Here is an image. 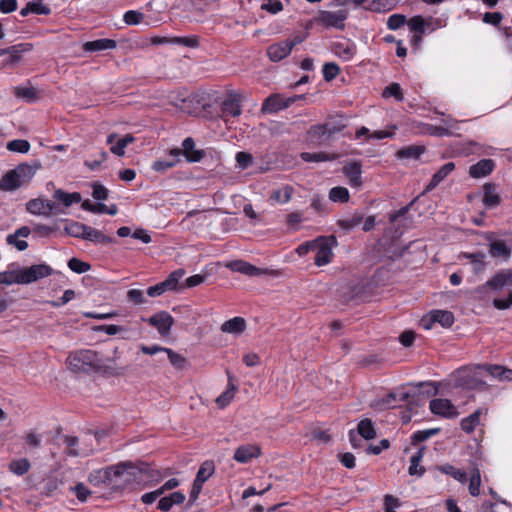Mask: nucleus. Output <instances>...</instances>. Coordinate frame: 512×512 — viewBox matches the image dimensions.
Returning <instances> with one entry per match:
<instances>
[{"mask_svg": "<svg viewBox=\"0 0 512 512\" xmlns=\"http://www.w3.org/2000/svg\"><path fill=\"white\" fill-rule=\"evenodd\" d=\"M148 472L149 467L144 463L122 461L93 470L88 476V481L95 487L117 492L140 485Z\"/></svg>", "mask_w": 512, "mask_h": 512, "instance_id": "obj_1", "label": "nucleus"}, {"mask_svg": "<svg viewBox=\"0 0 512 512\" xmlns=\"http://www.w3.org/2000/svg\"><path fill=\"white\" fill-rule=\"evenodd\" d=\"M487 376L501 381H512V370L499 365H476L462 367L452 375L455 386L464 389L481 388L485 385Z\"/></svg>", "mask_w": 512, "mask_h": 512, "instance_id": "obj_2", "label": "nucleus"}, {"mask_svg": "<svg viewBox=\"0 0 512 512\" xmlns=\"http://www.w3.org/2000/svg\"><path fill=\"white\" fill-rule=\"evenodd\" d=\"M484 289L498 293L507 289V294L493 299V305L499 310H506L512 307V269L502 270L496 273L484 285Z\"/></svg>", "mask_w": 512, "mask_h": 512, "instance_id": "obj_3", "label": "nucleus"}, {"mask_svg": "<svg viewBox=\"0 0 512 512\" xmlns=\"http://www.w3.org/2000/svg\"><path fill=\"white\" fill-rule=\"evenodd\" d=\"M37 168V166L34 167L27 163L19 164L0 179V190L14 191L23 184L30 182Z\"/></svg>", "mask_w": 512, "mask_h": 512, "instance_id": "obj_4", "label": "nucleus"}, {"mask_svg": "<svg viewBox=\"0 0 512 512\" xmlns=\"http://www.w3.org/2000/svg\"><path fill=\"white\" fill-rule=\"evenodd\" d=\"M68 368L76 373L94 372L101 368L98 354L90 349H83L72 352L67 357Z\"/></svg>", "mask_w": 512, "mask_h": 512, "instance_id": "obj_5", "label": "nucleus"}, {"mask_svg": "<svg viewBox=\"0 0 512 512\" xmlns=\"http://www.w3.org/2000/svg\"><path fill=\"white\" fill-rule=\"evenodd\" d=\"M225 267L230 269L233 272H238L247 276H272L279 277L281 275V271L273 268H258L252 265L249 262L244 260H234L227 262Z\"/></svg>", "mask_w": 512, "mask_h": 512, "instance_id": "obj_6", "label": "nucleus"}, {"mask_svg": "<svg viewBox=\"0 0 512 512\" xmlns=\"http://www.w3.org/2000/svg\"><path fill=\"white\" fill-rule=\"evenodd\" d=\"M185 273L184 269H177L173 271L164 281L157 283L154 286H150L147 289L148 296L158 297L163 295L165 292L177 290L179 281L183 278Z\"/></svg>", "mask_w": 512, "mask_h": 512, "instance_id": "obj_7", "label": "nucleus"}, {"mask_svg": "<svg viewBox=\"0 0 512 512\" xmlns=\"http://www.w3.org/2000/svg\"><path fill=\"white\" fill-rule=\"evenodd\" d=\"M25 208L31 215L49 218L56 213L57 204L48 198L40 196L27 201Z\"/></svg>", "mask_w": 512, "mask_h": 512, "instance_id": "obj_8", "label": "nucleus"}, {"mask_svg": "<svg viewBox=\"0 0 512 512\" xmlns=\"http://www.w3.org/2000/svg\"><path fill=\"white\" fill-rule=\"evenodd\" d=\"M20 284H30L40 279L46 278L53 273V269L45 264H35L30 267H19Z\"/></svg>", "mask_w": 512, "mask_h": 512, "instance_id": "obj_9", "label": "nucleus"}, {"mask_svg": "<svg viewBox=\"0 0 512 512\" xmlns=\"http://www.w3.org/2000/svg\"><path fill=\"white\" fill-rule=\"evenodd\" d=\"M435 323H439L442 327H451L454 323V315L448 310L436 309L423 316L420 321V325L425 330L432 329Z\"/></svg>", "mask_w": 512, "mask_h": 512, "instance_id": "obj_10", "label": "nucleus"}, {"mask_svg": "<svg viewBox=\"0 0 512 512\" xmlns=\"http://www.w3.org/2000/svg\"><path fill=\"white\" fill-rule=\"evenodd\" d=\"M484 238L488 242L489 254L492 258L507 261L511 257V249L507 242L496 236L494 232H487Z\"/></svg>", "mask_w": 512, "mask_h": 512, "instance_id": "obj_11", "label": "nucleus"}, {"mask_svg": "<svg viewBox=\"0 0 512 512\" xmlns=\"http://www.w3.org/2000/svg\"><path fill=\"white\" fill-rule=\"evenodd\" d=\"M348 13L345 10L321 11L317 21L326 28L344 29Z\"/></svg>", "mask_w": 512, "mask_h": 512, "instance_id": "obj_12", "label": "nucleus"}, {"mask_svg": "<svg viewBox=\"0 0 512 512\" xmlns=\"http://www.w3.org/2000/svg\"><path fill=\"white\" fill-rule=\"evenodd\" d=\"M146 321L163 337L170 334L171 328L174 325V318L166 311L157 312Z\"/></svg>", "mask_w": 512, "mask_h": 512, "instance_id": "obj_13", "label": "nucleus"}, {"mask_svg": "<svg viewBox=\"0 0 512 512\" xmlns=\"http://www.w3.org/2000/svg\"><path fill=\"white\" fill-rule=\"evenodd\" d=\"M412 32L424 34L426 32H433L438 28L442 27L439 19H433L432 17L424 18L420 15L414 16L407 22Z\"/></svg>", "mask_w": 512, "mask_h": 512, "instance_id": "obj_14", "label": "nucleus"}, {"mask_svg": "<svg viewBox=\"0 0 512 512\" xmlns=\"http://www.w3.org/2000/svg\"><path fill=\"white\" fill-rule=\"evenodd\" d=\"M430 411L438 416L452 419L459 415V412L455 405L448 399L436 398L429 403Z\"/></svg>", "mask_w": 512, "mask_h": 512, "instance_id": "obj_15", "label": "nucleus"}, {"mask_svg": "<svg viewBox=\"0 0 512 512\" xmlns=\"http://www.w3.org/2000/svg\"><path fill=\"white\" fill-rule=\"evenodd\" d=\"M243 95L239 92H230L227 98L222 102L221 112L224 117H238L242 113L241 102Z\"/></svg>", "mask_w": 512, "mask_h": 512, "instance_id": "obj_16", "label": "nucleus"}, {"mask_svg": "<svg viewBox=\"0 0 512 512\" xmlns=\"http://www.w3.org/2000/svg\"><path fill=\"white\" fill-rule=\"evenodd\" d=\"M261 455V448L257 444H243L235 449L234 460L241 464H247Z\"/></svg>", "mask_w": 512, "mask_h": 512, "instance_id": "obj_17", "label": "nucleus"}, {"mask_svg": "<svg viewBox=\"0 0 512 512\" xmlns=\"http://www.w3.org/2000/svg\"><path fill=\"white\" fill-rule=\"evenodd\" d=\"M332 52L342 61H351L357 53V47L354 42L343 40L333 43Z\"/></svg>", "mask_w": 512, "mask_h": 512, "instance_id": "obj_18", "label": "nucleus"}, {"mask_svg": "<svg viewBox=\"0 0 512 512\" xmlns=\"http://www.w3.org/2000/svg\"><path fill=\"white\" fill-rule=\"evenodd\" d=\"M116 138H117V134L111 133L108 135L106 142H107V144L111 145V147H110L111 153H113L114 155H116L118 157H122L125 155L126 147L129 144L133 143L135 138L131 134H126L125 136L117 139V141H116Z\"/></svg>", "mask_w": 512, "mask_h": 512, "instance_id": "obj_19", "label": "nucleus"}, {"mask_svg": "<svg viewBox=\"0 0 512 512\" xmlns=\"http://www.w3.org/2000/svg\"><path fill=\"white\" fill-rule=\"evenodd\" d=\"M31 229L28 226L18 228L14 233L7 235V244L14 246L18 251H24L28 248L26 238L30 235Z\"/></svg>", "mask_w": 512, "mask_h": 512, "instance_id": "obj_20", "label": "nucleus"}, {"mask_svg": "<svg viewBox=\"0 0 512 512\" xmlns=\"http://www.w3.org/2000/svg\"><path fill=\"white\" fill-rule=\"evenodd\" d=\"M315 242L318 244L317 247H314L313 250L316 252L315 264L317 266H324L328 264L332 259V248L326 239L319 238L316 239Z\"/></svg>", "mask_w": 512, "mask_h": 512, "instance_id": "obj_21", "label": "nucleus"}, {"mask_svg": "<svg viewBox=\"0 0 512 512\" xmlns=\"http://www.w3.org/2000/svg\"><path fill=\"white\" fill-rule=\"evenodd\" d=\"M343 173L348 178L349 185L359 189L362 186V167L360 162L354 161L343 167Z\"/></svg>", "mask_w": 512, "mask_h": 512, "instance_id": "obj_22", "label": "nucleus"}, {"mask_svg": "<svg viewBox=\"0 0 512 512\" xmlns=\"http://www.w3.org/2000/svg\"><path fill=\"white\" fill-rule=\"evenodd\" d=\"M409 398V394L403 391L390 392L385 397L377 400L374 407L377 409L385 410L396 407L400 401H406Z\"/></svg>", "mask_w": 512, "mask_h": 512, "instance_id": "obj_23", "label": "nucleus"}, {"mask_svg": "<svg viewBox=\"0 0 512 512\" xmlns=\"http://www.w3.org/2000/svg\"><path fill=\"white\" fill-rule=\"evenodd\" d=\"M292 102L293 99H284L280 95L274 94L266 98L262 105V112L269 114L275 113L287 108Z\"/></svg>", "mask_w": 512, "mask_h": 512, "instance_id": "obj_24", "label": "nucleus"}, {"mask_svg": "<svg viewBox=\"0 0 512 512\" xmlns=\"http://www.w3.org/2000/svg\"><path fill=\"white\" fill-rule=\"evenodd\" d=\"M247 328V322L243 317L235 316L222 323L220 330L223 333L232 334L234 336L241 335Z\"/></svg>", "mask_w": 512, "mask_h": 512, "instance_id": "obj_25", "label": "nucleus"}, {"mask_svg": "<svg viewBox=\"0 0 512 512\" xmlns=\"http://www.w3.org/2000/svg\"><path fill=\"white\" fill-rule=\"evenodd\" d=\"M487 410L483 408H478L469 416L463 418L461 420V429L470 434L475 431V429L480 425L482 416L486 415Z\"/></svg>", "mask_w": 512, "mask_h": 512, "instance_id": "obj_26", "label": "nucleus"}, {"mask_svg": "<svg viewBox=\"0 0 512 512\" xmlns=\"http://www.w3.org/2000/svg\"><path fill=\"white\" fill-rule=\"evenodd\" d=\"M180 155V149H172L169 152V157L167 159L157 160L153 163V170L156 172L164 173L168 169L177 165V163L180 161Z\"/></svg>", "mask_w": 512, "mask_h": 512, "instance_id": "obj_27", "label": "nucleus"}, {"mask_svg": "<svg viewBox=\"0 0 512 512\" xmlns=\"http://www.w3.org/2000/svg\"><path fill=\"white\" fill-rule=\"evenodd\" d=\"M291 53V47L288 46L286 41L271 44L267 48V55L273 62H279L286 58Z\"/></svg>", "mask_w": 512, "mask_h": 512, "instance_id": "obj_28", "label": "nucleus"}, {"mask_svg": "<svg viewBox=\"0 0 512 512\" xmlns=\"http://www.w3.org/2000/svg\"><path fill=\"white\" fill-rule=\"evenodd\" d=\"M238 387L233 383V377L228 374V383L224 392H222L215 400L218 408L227 407L235 397Z\"/></svg>", "mask_w": 512, "mask_h": 512, "instance_id": "obj_29", "label": "nucleus"}, {"mask_svg": "<svg viewBox=\"0 0 512 512\" xmlns=\"http://www.w3.org/2000/svg\"><path fill=\"white\" fill-rule=\"evenodd\" d=\"M494 161L491 159H482L476 164L470 166L469 175L478 179L489 175L494 169Z\"/></svg>", "mask_w": 512, "mask_h": 512, "instance_id": "obj_30", "label": "nucleus"}, {"mask_svg": "<svg viewBox=\"0 0 512 512\" xmlns=\"http://www.w3.org/2000/svg\"><path fill=\"white\" fill-rule=\"evenodd\" d=\"M117 47V42L113 39L103 38L93 41H87L83 44V50L86 52H99L112 50Z\"/></svg>", "mask_w": 512, "mask_h": 512, "instance_id": "obj_31", "label": "nucleus"}, {"mask_svg": "<svg viewBox=\"0 0 512 512\" xmlns=\"http://www.w3.org/2000/svg\"><path fill=\"white\" fill-rule=\"evenodd\" d=\"M59 222L65 224L63 231L65 235L83 239L87 225L70 219H61Z\"/></svg>", "mask_w": 512, "mask_h": 512, "instance_id": "obj_32", "label": "nucleus"}, {"mask_svg": "<svg viewBox=\"0 0 512 512\" xmlns=\"http://www.w3.org/2000/svg\"><path fill=\"white\" fill-rule=\"evenodd\" d=\"M425 447H421L418 451L410 458V465L408 473L411 476L422 477L425 474V468L421 465L424 457Z\"/></svg>", "mask_w": 512, "mask_h": 512, "instance_id": "obj_33", "label": "nucleus"}, {"mask_svg": "<svg viewBox=\"0 0 512 512\" xmlns=\"http://www.w3.org/2000/svg\"><path fill=\"white\" fill-rule=\"evenodd\" d=\"M185 495L176 491L169 496L162 497L158 502V509L164 512L169 511L174 505L182 504L185 501Z\"/></svg>", "mask_w": 512, "mask_h": 512, "instance_id": "obj_34", "label": "nucleus"}, {"mask_svg": "<svg viewBox=\"0 0 512 512\" xmlns=\"http://www.w3.org/2000/svg\"><path fill=\"white\" fill-rule=\"evenodd\" d=\"M53 197L66 208L70 207L72 204L80 203L82 201V196L79 192L69 193L62 189L55 190Z\"/></svg>", "mask_w": 512, "mask_h": 512, "instance_id": "obj_35", "label": "nucleus"}, {"mask_svg": "<svg viewBox=\"0 0 512 512\" xmlns=\"http://www.w3.org/2000/svg\"><path fill=\"white\" fill-rule=\"evenodd\" d=\"M437 470L443 474L453 477L456 481L461 484H465L468 481L467 473L463 469L454 467L451 464H443L437 467Z\"/></svg>", "mask_w": 512, "mask_h": 512, "instance_id": "obj_36", "label": "nucleus"}, {"mask_svg": "<svg viewBox=\"0 0 512 512\" xmlns=\"http://www.w3.org/2000/svg\"><path fill=\"white\" fill-rule=\"evenodd\" d=\"M195 143L191 137L184 139L182 142L183 153L189 162H198L202 159L203 153L195 150Z\"/></svg>", "mask_w": 512, "mask_h": 512, "instance_id": "obj_37", "label": "nucleus"}, {"mask_svg": "<svg viewBox=\"0 0 512 512\" xmlns=\"http://www.w3.org/2000/svg\"><path fill=\"white\" fill-rule=\"evenodd\" d=\"M455 168L453 162L444 164L432 177L430 183L427 186V190H432L439 185Z\"/></svg>", "mask_w": 512, "mask_h": 512, "instance_id": "obj_38", "label": "nucleus"}, {"mask_svg": "<svg viewBox=\"0 0 512 512\" xmlns=\"http://www.w3.org/2000/svg\"><path fill=\"white\" fill-rule=\"evenodd\" d=\"M344 128V125H337V126H331L330 124H323V125H315L312 126L309 130V133L311 136H331L332 134H335L337 132H340Z\"/></svg>", "mask_w": 512, "mask_h": 512, "instance_id": "obj_39", "label": "nucleus"}, {"mask_svg": "<svg viewBox=\"0 0 512 512\" xmlns=\"http://www.w3.org/2000/svg\"><path fill=\"white\" fill-rule=\"evenodd\" d=\"M214 472V462L211 460H206L200 465L194 481L204 485V483L214 474Z\"/></svg>", "mask_w": 512, "mask_h": 512, "instance_id": "obj_40", "label": "nucleus"}, {"mask_svg": "<svg viewBox=\"0 0 512 512\" xmlns=\"http://www.w3.org/2000/svg\"><path fill=\"white\" fill-rule=\"evenodd\" d=\"M483 203L486 207L494 208L500 203V197L492 184L484 185Z\"/></svg>", "mask_w": 512, "mask_h": 512, "instance_id": "obj_41", "label": "nucleus"}, {"mask_svg": "<svg viewBox=\"0 0 512 512\" xmlns=\"http://www.w3.org/2000/svg\"><path fill=\"white\" fill-rule=\"evenodd\" d=\"M0 284H20L19 267H13L11 265L6 271L0 272Z\"/></svg>", "mask_w": 512, "mask_h": 512, "instance_id": "obj_42", "label": "nucleus"}, {"mask_svg": "<svg viewBox=\"0 0 512 512\" xmlns=\"http://www.w3.org/2000/svg\"><path fill=\"white\" fill-rule=\"evenodd\" d=\"M358 434L366 440H372L376 437L375 427L370 419H362L357 426Z\"/></svg>", "mask_w": 512, "mask_h": 512, "instance_id": "obj_43", "label": "nucleus"}, {"mask_svg": "<svg viewBox=\"0 0 512 512\" xmlns=\"http://www.w3.org/2000/svg\"><path fill=\"white\" fill-rule=\"evenodd\" d=\"M293 189L291 186L286 185L280 189L273 191L270 200L277 204H286L290 201Z\"/></svg>", "mask_w": 512, "mask_h": 512, "instance_id": "obj_44", "label": "nucleus"}, {"mask_svg": "<svg viewBox=\"0 0 512 512\" xmlns=\"http://www.w3.org/2000/svg\"><path fill=\"white\" fill-rule=\"evenodd\" d=\"M31 468V464L26 458L14 459L9 463V471L17 476H23Z\"/></svg>", "mask_w": 512, "mask_h": 512, "instance_id": "obj_45", "label": "nucleus"}, {"mask_svg": "<svg viewBox=\"0 0 512 512\" xmlns=\"http://www.w3.org/2000/svg\"><path fill=\"white\" fill-rule=\"evenodd\" d=\"M83 239L93 243H110L112 241L110 237L103 235L99 230L90 226L86 227Z\"/></svg>", "mask_w": 512, "mask_h": 512, "instance_id": "obj_46", "label": "nucleus"}, {"mask_svg": "<svg viewBox=\"0 0 512 512\" xmlns=\"http://www.w3.org/2000/svg\"><path fill=\"white\" fill-rule=\"evenodd\" d=\"M14 95L17 98L33 102L37 99V91L31 86H17L14 88Z\"/></svg>", "mask_w": 512, "mask_h": 512, "instance_id": "obj_47", "label": "nucleus"}, {"mask_svg": "<svg viewBox=\"0 0 512 512\" xmlns=\"http://www.w3.org/2000/svg\"><path fill=\"white\" fill-rule=\"evenodd\" d=\"M165 353L167 354L168 359L174 368L178 370H183L186 368L187 360L181 354L173 351L170 348H166Z\"/></svg>", "mask_w": 512, "mask_h": 512, "instance_id": "obj_48", "label": "nucleus"}, {"mask_svg": "<svg viewBox=\"0 0 512 512\" xmlns=\"http://www.w3.org/2000/svg\"><path fill=\"white\" fill-rule=\"evenodd\" d=\"M481 475L478 468H474L471 471L469 479V493L472 496H478L480 494Z\"/></svg>", "mask_w": 512, "mask_h": 512, "instance_id": "obj_49", "label": "nucleus"}, {"mask_svg": "<svg viewBox=\"0 0 512 512\" xmlns=\"http://www.w3.org/2000/svg\"><path fill=\"white\" fill-rule=\"evenodd\" d=\"M329 199L333 202L345 203L349 200V191L345 187H333L329 192Z\"/></svg>", "mask_w": 512, "mask_h": 512, "instance_id": "obj_50", "label": "nucleus"}, {"mask_svg": "<svg viewBox=\"0 0 512 512\" xmlns=\"http://www.w3.org/2000/svg\"><path fill=\"white\" fill-rule=\"evenodd\" d=\"M323 78L330 82L334 80L340 73V67L335 62H326L322 68Z\"/></svg>", "mask_w": 512, "mask_h": 512, "instance_id": "obj_51", "label": "nucleus"}, {"mask_svg": "<svg viewBox=\"0 0 512 512\" xmlns=\"http://www.w3.org/2000/svg\"><path fill=\"white\" fill-rule=\"evenodd\" d=\"M30 143L24 139H15L7 143V149L11 152L28 153L30 150Z\"/></svg>", "mask_w": 512, "mask_h": 512, "instance_id": "obj_52", "label": "nucleus"}, {"mask_svg": "<svg viewBox=\"0 0 512 512\" xmlns=\"http://www.w3.org/2000/svg\"><path fill=\"white\" fill-rule=\"evenodd\" d=\"M420 132L422 134L440 137L450 135L448 128L431 124H423Z\"/></svg>", "mask_w": 512, "mask_h": 512, "instance_id": "obj_53", "label": "nucleus"}, {"mask_svg": "<svg viewBox=\"0 0 512 512\" xmlns=\"http://www.w3.org/2000/svg\"><path fill=\"white\" fill-rule=\"evenodd\" d=\"M384 98L394 97L397 101H403L404 96L401 87L398 83H392L388 85L382 93Z\"/></svg>", "mask_w": 512, "mask_h": 512, "instance_id": "obj_54", "label": "nucleus"}, {"mask_svg": "<svg viewBox=\"0 0 512 512\" xmlns=\"http://www.w3.org/2000/svg\"><path fill=\"white\" fill-rule=\"evenodd\" d=\"M57 222L54 225L36 224L33 226V232L42 237H48L58 231Z\"/></svg>", "mask_w": 512, "mask_h": 512, "instance_id": "obj_55", "label": "nucleus"}, {"mask_svg": "<svg viewBox=\"0 0 512 512\" xmlns=\"http://www.w3.org/2000/svg\"><path fill=\"white\" fill-rule=\"evenodd\" d=\"M31 45L30 44H20V45H17V46H12L10 49V52L8 54H10V63L11 64H14V63H18L20 60H21V53L22 52H25V51H29L31 50Z\"/></svg>", "mask_w": 512, "mask_h": 512, "instance_id": "obj_56", "label": "nucleus"}, {"mask_svg": "<svg viewBox=\"0 0 512 512\" xmlns=\"http://www.w3.org/2000/svg\"><path fill=\"white\" fill-rule=\"evenodd\" d=\"M68 267L77 274L85 273L91 268L89 263L84 262L78 258H71L68 261Z\"/></svg>", "mask_w": 512, "mask_h": 512, "instance_id": "obj_57", "label": "nucleus"}, {"mask_svg": "<svg viewBox=\"0 0 512 512\" xmlns=\"http://www.w3.org/2000/svg\"><path fill=\"white\" fill-rule=\"evenodd\" d=\"M172 45L196 48L199 46V40L197 36L173 37Z\"/></svg>", "mask_w": 512, "mask_h": 512, "instance_id": "obj_58", "label": "nucleus"}, {"mask_svg": "<svg viewBox=\"0 0 512 512\" xmlns=\"http://www.w3.org/2000/svg\"><path fill=\"white\" fill-rule=\"evenodd\" d=\"M301 159L305 162H323V161L332 160L333 157H330L323 152H316V153L303 152V153H301Z\"/></svg>", "mask_w": 512, "mask_h": 512, "instance_id": "obj_59", "label": "nucleus"}, {"mask_svg": "<svg viewBox=\"0 0 512 512\" xmlns=\"http://www.w3.org/2000/svg\"><path fill=\"white\" fill-rule=\"evenodd\" d=\"M143 18H144L143 13L136 11V10H129V11L125 12V14L123 16V21L127 25H138L142 22Z\"/></svg>", "mask_w": 512, "mask_h": 512, "instance_id": "obj_60", "label": "nucleus"}, {"mask_svg": "<svg viewBox=\"0 0 512 512\" xmlns=\"http://www.w3.org/2000/svg\"><path fill=\"white\" fill-rule=\"evenodd\" d=\"M108 157V153L104 150H102L100 153H99V156L98 158L94 159V160H86L84 162V165L91 171H96V170H99L101 165L103 164V162L106 161Z\"/></svg>", "mask_w": 512, "mask_h": 512, "instance_id": "obj_61", "label": "nucleus"}, {"mask_svg": "<svg viewBox=\"0 0 512 512\" xmlns=\"http://www.w3.org/2000/svg\"><path fill=\"white\" fill-rule=\"evenodd\" d=\"M423 153V149L417 146L405 147L398 151V157L400 158H418Z\"/></svg>", "mask_w": 512, "mask_h": 512, "instance_id": "obj_62", "label": "nucleus"}, {"mask_svg": "<svg viewBox=\"0 0 512 512\" xmlns=\"http://www.w3.org/2000/svg\"><path fill=\"white\" fill-rule=\"evenodd\" d=\"M406 23V17L402 14H393L387 20V27L390 30H397Z\"/></svg>", "mask_w": 512, "mask_h": 512, "instance_id": "obj_63", "label": "nucleus"}, {"mask_svg": "<svg viewBox=\"0 0 512 512\" xmlns=\"http://www.w3.org/2000/svg\"><path fill=\"white\" fill-rule=\"evenodd\" d=\"M71 491L81 502H85L91 494V491L83 483H78L76 486L71 487Z\"/></svg>", "mask_w": 512, "mask_h": 512, "instance_id": "obj_64", "label": "nucleus"}]
</instances>
